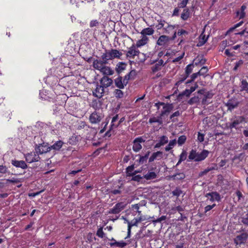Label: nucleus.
Masks as SVG:
<instances>
[{"label": "nucleus", "instance_id": "1", "mask_svg": "<svg viewBox=\"0 0 248 248\" xmlns=\"http://www.w3.org/2000/svg\"><path fill=\"white\" fill-rule=\"evenodd\" d=\"M108 62H106L101 60H95L93 63V66L95 69L99 70L103 75H112L114 74V71L110 67L106 66Z\"/></svg>", "mask_w": 248, "mask_h": 248}, {"label": "nucleus", "instance_id": "2", "mask_svg": "<svg viewBox=\"0 0 248 248\" xmlns=\"http://www.w3.org/2000/svg\"><path fill=\"white\" fill-rule=\"evenodd\" d=\"M122 55V53L119 50L115 49L110 50H106L105 52L101 55V61L108 62V61L114 59L115 58L119 59Z\"/></svg>", "mask_w": 248, "mask_h": 248}, {"label": "nucleus", "instance_id": "3", "mask_svg": "<svg viewBox=\"0 0 248 248\" xmlns=\"http://www.w3.org/2000/svg\"><path fill=\"white\" fill-rule=\"evenodd\" d=\"M209 152L206 150H203L202 152H196L192 150L188 156L190 160H194L195 161H201L204 160L208 155Z\"/></svg>", "mask_w": 248, "mask_h": 248}, {"label": "nucleus", "instance_id": "4", "mask_svg": "<svg viewBox=\"0 0 248 248\" xmlns=\"http://www.w3.org/2000/svg\"><path fill=\"white\" fill-rule=\"evenodd\" d=\"M158 105H163V110L161 111L160 115L161 117H163L164 115H168L169 113L172 110L173 108V105L172 104H165L164 102H158L155 104V106H157Z\"/></svg>", "mask_w": 248, "mask_h": 248}, {"label": "nucleus", "instance_id": "5", "mask_svg": "<svg viewBox=\"0 0 248 248\" xmlns=\"http://www.w3.org/2000/svg\"><path fill=\"white\" fill-rule=\"evenodd\" d=\"M138 48L135 45H132L131 46L128 48V50L126 51V57L134 59L135 56H138L140 52Z\"/></svg>", "mask_w": 248, "mask_h": 248}, {"label": "nucleus", "instance_id": "6", "mask_svg": "<svg viewBox=\"0 0 248 248\" xmlns=\"http://www.w3.org/2000/svg\"><path fill=\"white\" fill-rule=\"evenodd\" d=\"M35 151L37 153L43 154L50 151V146L47 143H43L36 145Z\"/></svg>", "mask_w": 248, "mask_h": 248}, {"label": "nucleus", "instance_id": "7", "mask_svg": "<svg viewBox=\"0 0 248 248\" xmlns=\"http://www.w3.org/2000/svg\"><path fill=\"white\" fill-rule=\"evenodd\" d=\"M126 206V204L123 202H118L108 212L109 214H119L123 210H124Z\"/></svg>", "mask_w": 248, "mask_h": 248}, {"label": "nucleus", "instance_id": "8", "mask_svg": "<svg viewBox=\"0 0 248 248\" xmlns=\"http://www.w3.org/2000/svg\"><path fill=\"white\" fill-rule=\"evenodd\" d=\"M39 154L36 151L26 154L25 155L26 161L29 163L38 161L40 158Z\"/></svg>", "mask_w": 248, "mask_h": 248}, {"label": "nucleus", "instance_id": "9", "mask_svg": "<svg viewBox=\"0 0 248 248\" xmlns=\"http://www.w3.org/2000/svg\"><path fill=\"white\" fill-rule=\"evenodd\" d=\"M145 140L141 137L136 138L133 142V150L135 152H138L142 148L140 143L144 142Z\"/></svg>", "mask_w": 248, "mask_h": 248}, {"label": "nucleus", "instance_id": "10", "mask_svg": "<svg viewBox=\"0 0 248 248\" xmlns=\"http://www.w3.org/2000/svg\"><path fill=\"white\" fill-rule=\"evenodd\" d=\"M103 118L101 113L94 111L90 116L89 120L92 124H97L99 123Z\"/></svg>", "mask_w": 248, "mask_h": 248}, {"label": "nucleus", "instance_id": "11", "mask_svg": "<svg viewBox=\"0 0 248 248\" xmlns=\"http://www.w3.org/2000/svg\"><path fill=\"white\" fill-rule=\"evenodd\" d=\"M239 104V101L236 98H232L229 99L227 103L226 104V106L228 107V109L232 111L234 108H237Z\"/></svg>", "mask_w": 248, "mask_h": 248}, {"label": "nucleus", "instance_id": "12", "mask_svg": "<svg viewBox=\"0 0 248 248\" xmlns=\"http://www.w3.org/2000/svg\"><path fill=\"white\" fill-rule=\"evenodd\" d=\"M105 89L101 84H97L95 89L93 92V95L98 98H101L104 95Z\"/></svg>", "mask_w": 248, "mask_h": 248}, {"label": "nucleus", "instance_id": "13", "mask_svg": "<svg viewBox=\"0 0 248 248\" xmlns=\"http://www.w3.org/2000/svg\"><path fill=\"white\" fill-rule=\"evenodd\" d=\"M248 237V234L247 233H242L237 235L234 239V242L236 245H241L245 243Z\"/></svg>", "mask_w": 248, "mask_h": 248}, {"label": "nucleus", "instance_id": "14", "mask_svg": "<svg viewBox=\"0 0 248 248\" xmlns=\"http://www.w3.org/2000/svg\"><path fill=\"white\" fill-rule=\"evenodd\" d=\"M245 121V118L242 116L235 117L233 121L229 124V127L231 129L236 128L237 126Z\"/></svg>", "mask_w": 248, "mask_h": 248}, {"label": "nucleus", "instance_id": "15", "mask_svg": "<svg viewBox=\"0 0 248 248\" xmlns=\"http://www.w3.org/2000/svg\"><path fill=\"white\" fill-rule=\"evenodd\" d=\"M100 84L105 88H107L111 86L113 83V80L111 78L105 76L100 80Z\"/></svg>", "mask_w": 248, "mask_h": 248}, {"label": "nucleus", "instance_id": "16", "mask_svg": "<svg viewBox=\"0 0 248 248\" xmlns=\"http://www.w3.org/2000/svg\"><path fill=\"white\" fill-rule=\"evenodd\" d=\"M115 86L119 89H124L126 86L127 83L121 76H119L114 79Z\"/></svg>", "mask_w": 248, "mask_h": 248}, {"label": "nucleus", "instance_id": "17", "mask_svg": "<svg viewBox=\"0 0 248 248\" xmlns=\"http://www.w3.org/2000/svg\"><path fill=\"white\" fill-rule=\"evenodd\" d=\"M155 64L152 67V70L153 73H155L160 70L161 68L165 65L166 62L164 63V61L160 59L158 61H155Z\"/></svg>", "mask_w": 248, "mask_h": 248}, {"label": "nucleus", "instance_id": "18", "mask_svg": "<svg viewBox=\"0 0 248 248\" xmlns=\"http://www.w3.org/2000/svg\"><path fill=\"white\" fill-rule=\"evenodd\" d=\"M12 164L17 168H20L23 169H26L28 166L26 164L25 162L23 160H12L11 162Z\"/></svg>", "mask_w": 248, "mask_h": 248}, {"label": "nucleus", "instance_id": "19", "mask_svg": "<svg viewBox=\"0 0 248 248\" xmlns=\"http://www.w3.org/2000/svg\"><path fill=\"white\" fill-rule=\"evenodd\" d=\"M148 40L149 39L146 36L142 35L141 39L137 42L135 46L137 47H140L145 45L148 43Z\"/></svg>", "mask_w": 248, "mask_h": 248}, {"label": "nucleus", "instance_id": "20", "mask_svg": "<svg viewBox=\"0 0 248 248\" xmlns=\"http://www.w3.org/2000/svg\"><path fill=\"white\" fill-rule=\"evenodd\" d=\"M206 60L205 59L203 58L202 57L198 56L194 59L192 64H193V66H202L204 64Z\"/></svg>", "mask_w": 248, "mask_h": 248}, {"label": "nucleus", "instance_id": "21", "mask_svg": "<svg viewBox=\"0 0 248 248\" xmlns=\"http://www.w3.org/2000/svg\"><path fill=\"white\" fill-rule=\"evenodd\" d=\"M170 40L168 36L166 35L160 36L157 41V44L159 46H163L166 44Z\"/></svg>", "mask_w": 248, "mask_h": 248}, {"label": "nucleus", "instance_id": "22", "mask_svg": "<svg viewBox=\"0 0 248 248\" xmlns=\"http://www.w3.org/2000/svg\"><path fill=\"white\" fill-rule=\"evenodd\" d=\"M136 75V71L135 70H131L128 74L124 77V79L128 84V81L134 79Z\"/></svg>", "mask_w": 248, "mask_h": 248}, {"label": "nucleus", "instance_id": "23", "mask_svg": "<svg viewBox=\"0 0 248 248\" xmlns=\"http://www.w3.org/2000/svg\"><path fill=\"white\" fill-rule=\"evenodd\" d=\"M63 144V142L62 140L56 141L54 144L50 146V151L51 150H59L62 148Z\"/></svg>", "mask_w": 248, "mask_h": 248}, {"label": "nucleus", "instance_id": "24", "mask_svg": "<svg viewBox=\"0 0 248 248\" xmlns=\"http://www.w3.org/2000/svg\"><path fill=\"white\" fill-rule=\"evenodd\" d=\"M157 175L154 171H149L147 174L143 175V178L147 180H150L156 178Z\"/></svg>", "mask_w": 248, "mask_h": 248}, {"label": "nucleus", "instance_id": "25", "mask_svg": "<svg viewBox=\"0 0 248 248\" xmlns=\"http://www.w3.org/2000/svg\"><path fill=\"white\" fill-rule=\"evenodd\" d=\"M126 67V64L123 62H120L116 65L115 70L117 73L119 74L122 72Z\"/></svg>", "mask_w": 248, "mask_h": 248}, {"label": "nucleus", "instance_id": "26", "mask_svg": "<svg viewBox=\"0 0 248 248\" xmlns=\"http://www.w3.org/2000/svg\"><path fill=\"white\" fill-rule=\"evenodd\" d=\"M154 30L151 28H147L142 30L140 33L143 36L150 35L154 33Z\"/></svg>", "mask_w": 248, "mask_h": 248}, {"label": "nucleus", "instance_id": "27", "mask_svg": "<svg viewBox=\"0 0 248 248\" xmlns=\"http://www.w3.org/2000/svg\"><path fill=\"white\" fill-rule=\"evenodd\" d=\"M190 15L189 10L188 8H185L183 10V11L181 14V17L184 20H187Z\"/></svg>", "mask_w": 248, "mask_h": 248}, {"label": "nucleus", "instance_id": "28", "mask_svg": "<svg viewBox=\"0 0 248 248\" xmlns=\"http://www.w3.org/2000/svg\"><path fill=\"white\" fill-rule=\"evenodd\" d=\"M207 38L205 37V35H201L199 37V41L197 43V46H201L203 45L206 42Z\"/></svg>", "mask_w": 248, "mask_h": 248}, {"label": "nucleus", "instance_id": "29", "mask_svg": "<svg viewBox=\"0 0 248 248\" xmlns=\"http://www.w3.org/2000/svg\"><path fill=\"white\" fill-rule=\"evenodd\" d=\"M185 174L184 173H178L170 176L171 178L173 180H183L185 178Z\"/></svg>", "mask_w": 248, "mask_h": 248}, {"label": "nucleus", "instance_id": "30", "mask_svg": "<svg viewBox=\"0 0 248 248\" xmlns=\"http://www.w3.org/2000/svg\"><path fill=\"white\" fill-rule=\"evenodd\" d=\"M142 220L141 218L139 217L138 218H135L134 219L132 220L131 222L129 221H127L128 223V225L132 228V226H138V224L141 222Z\"/></svg>", "mask_w": 248, "mask_h": 248}, {"label": "nucleus", "instance_id": "31", "mask_svg": "<svg viewBox=\"0 0 248 248\" xmlns=\"http://www.w3.org/2000/svg\"><path fill=\"white\" fill-rule=\"evenodd\" d=\"M202 97H199V96H194L190 98L188 101V104L192 105L194 104H198L200 102V100Z\"/></svg>", "mask_w": 248, "mask_h": 248}, {"label": "nucleus", "instance_id": "32", "mask_svg": "<svg viewBox=\"0 0 248 248\" xmlns=\"http://www.w3.org/2000/svg\"><path fill=\"white\" fill-rule=\"evenodd\" d=\"M162 119V117H161V116L159 115V116L158 117V118L153 117V118H150L149 120V122L150 124H152L153 123H158L160 124H163V121Z\"/></svg>", "mask_w": 248, "mask_h": 248}, {"label": "nucleus", "instance_id": "33", "mask_svg": "<svg viewBox=\"0 0 248 248\" xmlns=\"http://www.w3.org/2000/svg\"><path fill=\"white\" fill-rule=\"evenodd\" d=\"M176 140H170L167 146H166L165 150L166 151L168 152L171 149L173 148V147L176 145Z\"/></svg>", "mask_w": 248, "mask_h": 248}, {"label": "nucleus", "instance_id": "34", "mask_svg": "<svg viewBox=\"0 0 248 248\" xmlns=\"http://www.w3.org/2000/svg\"><path fill=\"white\" fill-rule=\"evenodd\" d=\"M127 245L126 243L124 242L123 241L120 242L115 241L113 243H110V246H116L117 247L124 248Z\"/></svg>", "mask_w": 248, "mask_h": 248}, {"label": "nucleus", "instance_id": "35", "mask_svg": "<svg viewBox=\"0 0 248 248\" xmlns=\"http://www.w3.org/2000/svg\"><path fill=\"white\" fill-rule=\"evenodd\" d=\"M162 155V152L161 151H157L156 152L154 153L150 157L149 159V162H152L155 159L157 156L159 155Z\"/></svg>", "mask_w": 248, "mask_h": 248}, {"label": "nucleus", "instance_id": "36", "mask_svg": "<svg viewBox=\"0 0 248 248\" xmlns=\"http://www.w3.org/2000/svg\"><path fill=\"white\" fill-rule=\"evenodd\" d=\"M241 91H246L248 93V82L246 80H242L240 85Z\"/></svg>", "mask_w": 248, "mask_h": 248}, {"label": "nucleus", "instance_id": "37", "mask_svg": "<svg viewBox=\"0 0 248 248\" xmlns=\"http://www.w3.org/2000/svg\"><path fill=\"white\" fill-rule=\"evenodd\" d=\"M114 93L115 96L117 98H122L124 96V93L120 89H115Z\"/></svg>", "mask_w": 248, "mask_h": 248}, {"label": "nucleus", "instance_id": "38", "mask_svg": "<svg viewBox=\"0 0 248 248\" xmlns=\"http://www.w3.org/2000/svg\"><path fill=\"white\" fill-rule=\"evenodd\" d=\"M175 27V25H168L167 28H164L165 30L164 32L166 33H170V32H173Z\"/></svg>", "mask_w": 248, "mask_h": 248}, {"label": "nucleus", "instance_id": "39", "mask_svg": "<svg viewBox=\"0 0 248 248\" xmlns=\"http://www.w3.org/2000/svg\"><path fill=\"white\" fill-rule=\"evenodd\" d=\"M180 115L181 113L179 111L177 110L170 115V119L171 120V121L173 122H176L177 121V119H175V117L179 116Z\"/></svg>", "mask_w": 248, "mask_h": 248}, {"label": "nucleus", "instance_id": "40", "mask_svg": "<svg viewBox=\"0 0 248 248\" xmlns=\"http://www.w3.org/2000/svg\"><path fill=\"white\" fill-rule=\"evenodd\" d=\"M78 138L77 136H72L69 140V143L71 145H75L78 142Z\"/></svg>", "mask_w": 248, "mask_h": 248}, {"label": "nucleus", "instance_id": "41", "mask_svg": "<svg viewBox=\"0 0 248 248\" xmlns=\"http://www.w3.org/2000/svg\"><path fill=\"white\" fill-rule=\"evenodd\" d=\"M134 169V166L133 165L128 166L126 168V174L127 176H133V170Z\"/></svg>", "mask_w": 248, "mask_h": 248}, {"label": "nucleus", "instance_id": "42", "mask_svg": "<svg viewBox=\"0 0 248 248\" xmlns=\"http://www.w3.org/2000/svg\"><path fill=\"white\" fill-rule=\"evenodd\" d=\"M118 119V115H116L112 118L111 124V129L117 128L118 126V124H115L114 123Z\"/></svg>", "mask_w": 248, "mask_h": 248}, {"label": "nucleus", "instance_id": "43", "mask_svg": "<svg viewBox=\"0 0 248 248\" xmlns=\"http://www.w3.org/2000/svg\"><path fill=\"white\" fill-rule=\"evenodd\" d=\"M194 67L193 64H190L187 65L186 68V76L188 77L189 75L192 72L193 67Z\"/></svg>", "mask_w": 248, "mask_h": 248}, {"label": "nucleus", "instance_id": "44", "mask_svg": "<svg viewBox=\"0 0 248 248\" xmlns=\"http://www.w3.org/2000/svg\"><path fill=\"white\" fill-rule=\"evenodd\" d=\"M191 93L189 91L188 89L185 90L183 92L181 93H180L178 95V98L180 99H182V97L185 95L186 97H189Z\"/></svg>", "mask_w": 248, "mask_h": 248}, {"label": "nucleus", "instance_id": "45", "mask_svg": "<svg viewBox=\"0 0 248 248\" xmlns=\"http://www.w3.org/2000/svg\"><path fill=\"white\" fill-rule=\"evenodd\" d=\"M159 142L163 145L168 142V138L166 136H162L160 138Z\"/></svg>", "mask_w": 248, "mask_h": 248}, {"label": "nucleus", "instance_id": "46", "mask_svg": "<svg viewBox=\"0 0 248 248\" xmlns=\"http://www.w3.org/2000/svg\"><path fill=\"white\" fill-rule=\"evenodd\" d=\"M186 136H185V135H182V136H180V137H179L178 141H177L179 145H182L183 144H184V143L186 142Z\"/></svg>", "mask_w": 248, "mask_h": 248}, {"label": "nucleus", "instance_id": "47", "mask_svg": "<svg viewBox=\"0 0 248 248\" xmlns=\"http://www.w3.org/2000/svg\"><path fill=\"white\" fill-rule=\"evenodd\" d=\"M183 193L182 190H181L179 188H176L173 191H172V194L173 196H175L177 197H179L181 194Z\"/></svg>", "mask_w": 248, "mask_h": 248}, {"label": "nucleus", "instance_id": "48", "mask_svg": "<svg viewBox=\"0 0 248 248\" xmlns=\"http://www.w3.org/2000/svg\"><path fill=\"white\" fill-rule=\"evenodd\" d=\"M241 222L248 226V212L241 217Z\"/></svg>", "mask_w": 248, "mask_h": 248}, {"label": "nucleus", "instance_id": "49", "mask_svg": "<svg viewBox=\"0 0 248 248\" xmlns=\"http://www.w3.org/2000/svg\"><path fill=\"white\" fill-rule=\"evenodd\" d=\"M96 235L99 237H100L101 238H103L105 237V234L104 232L103 231V228H100L99 229H98V230L97 231V232H96Z\"/></svg>", "mask_w": 248, "mask_h": 248}, {"label": "nucleus", "instance_id": "50", "mask_svg": "<svg viewBox=\"0 0 248 248\" xmlns=\"http://www.w3.org/2000/svg\"><path fill=\"white\" fill-rule=\"evenodd\" d=\"M188 0H183L181 2L178 3V7L180 8H184L186 7Z\"/></svg>", "mask_w": 248, "mask_h": 248}, {"label": "nucleus", "instance_id": "51", "mask_svg": "<svg viewBox=\"0 0 248 248\" xmlns=\"http://www.w3.org/2000/svg\"><path fill=\"white\" fill-rule=\"evenodd\" d=\"M132 176L131 180L137 182H140L143 178V176H141L140 175H135Z\"/></svg>", "mask_w": 248, "mask_h": 248}, {"label": "nucleus", "instance_id": "52", "mask_svg": "<svg viewBox=\"0 0 248 248\" xmlns=\"http://www.w3.org/2000/svg\"><path fill=\"white\" fill-rule=\"evenodd\" d=\"M244 156H245L244 154L241 153L238 155H235L233 157V160L239 159V160L242 161L243 159Z\"/></svg>", "mask_w": 248, "mask_h": 248}, {"label": "nucleus", "instance_id": "53", "mask_svg": "<svg viewBox=\"0 0 248 248\" xmlns=\"http://www.w3.org/2000/svg\"><path fill=\"white\" fill-rule=\"evenodd\" d=\"M208 71V69L207 67L203 66L202 67L200 70L199 71V73L200 75H204L205 73H206Z\"/></svg>", "mask_w": 248, "mask_h": 248}, {"label": "nucleus", "instance_id": "54", "mask_svg": "<svg viewBox=\"0 0 248 248\" xmlns=\"http://www.w3.org/2000/svg\"><path fill=\"white\" fill-rule=\"evenodd\" d=\"M186 155H187L186 152L185 151H183L182 152V153L181 154V155H180L179 159H180V160H181L182 161H184L185 160H186Z\"/></svg>", "mask_w": 248, "mask_h": 248}, {"label": "nucleus", "instance_id": "55", "mask_svg": "<svg viewBox=\"0 0 248 248\" xmlns=\"http://www.w3.org/2000/svg\"><path fill=\"white\" fill-rule=\"evenodd\" d=\"M243 23V21L239 22L238 23H237L233 27L229 29V30L228 31V32H232V31L235 29H236V28L240 27V26H241Z\"/></svg>", "mask_w": 248, "mask_h": 248}, {"label": "nucleus", "instance_id": "56", "mask_svg": "<svg viewBox=\"0 0 248 248\" xmlns=\"http://www.w3.org/2000/svg\"><path fill=\"white\" fill-rule=\"evenodd\" d=\"M166 219V216H162L160 217L157 218V219L153 220L152 221V222H153L154 223H155L157 222H161V221L165 220Z\"/></svg>", "mask_w": 248, "mask_h": 248}, {"label": "nucleus", "instance_id": "57", "mask_svg": "<svg viewBox=\"0 0 248 248\" xmlns=\"http://www.w3.org/2000/svg\"><path fill=\"white\" fill-rule=\"evenodd\" d=\"M8 172L7 168L5 166L0 165V173H6Z\"/></svg>", "mask_w": 248, "mask_h": 248}, {"label": "nucleus", "instance_id": "58", "mask_svg": "<svg viewBox=\"0 0 248 248\" xmlns=\"http://www.w3.org/2000/svg\"><path fill=\"white\" fill-rule=\"evenodd\" d=\"M142 232V231H140L137 234V236H138V238H143L144 237H145V236H150V233H151L152 232V231H150V230H148V233L145 234V235H144L143 236H140V233Z\"/></svg>", "mask_w": 248, "mask_h": 248}, {"label": "nucleus", "instance_id": "59", "mask_svg": "<svg viewBox=\"0 0 248 248\" xmlns=\"http://www.w3.org/2000/svg\"><path fill=\"white\" fill-rule=\"evenodd\" d=\"M204 135L200 132L198 133V140L200 142H202L204 140Z\"/></svg>", "mask_w": 248, "mask_h": 248}, {"label": "nucleus", "instance_id": "60", "mask_svg": "<svg viewBox=\"0 0 248 248\" xmlns=\"http://www.w3.org/2000/svg\"><path fill=\"white\" fill-rule=\"evenodd\" d=\"M198 75H200L199 73V72H197L196 73H194L191 76V80H190V81H187L186 83H189L191 81L194 80L197 77Z\"/></svg>", "mask_w": 248, "mask_h": 248}, {"label": "nucleus", "instance_id": "61", "mask_svg": "<svg viewBox=\"0 0 248 248\" xmlns=\"http://www.w3.org/2000/svg\"><path fill=\"white\" fill-rule=\"evenodd\" d=\"M188 77L187 76H182V77L181 78H180L179 80L177 81V82L176 83V85L177 84H181V83H182L184 80H185L186 79V78H187Z\"/></svg>", "mask_w": 248, "mask_h": 248}, {"label": "nucleus", "instance_id": "62", "mask_svg": "<svg viewBox=\"0 0 248 248\" xmlns=\"http://www.w3.org/2000/svg\"><path fill=\"white\" fill-rule=\"evenodd\" d=\"M237 16L239 17V19L243 18L245 16V13L244 12H237Z\"/></svg>", "mask_w": 248, "mask_h": 248}, {"label": "nucleus", "instance_id": "63", "mask_svg": "<svg viewBox=\"0 0 248 248\" xmlns=\"http://www.w3.org/2000/svg\"><path fill=\"white\" fill-rule=\"evenodd\" d=\"M99 24L98 22L96 20H92L90 22V26L91 27L96 26Z\"/></svg>", "mask_w": 248, "mask_h": 248}, {"label": "nucleus", "instance_id": "64", "mask_svg": "<svg viewBox=\"0 0 248 248\" xmlns=\"http://www.w3.org/2000/svg\"><path fill=\"white\" fill-rule=\"evenodd\" d=\"M243 63V61L242 60H240L239 62L235 63V66L233 68V70L236 71L238 67Z\"/></svg>", "mask_w": 248, "mask_h": 248}]
</instances>
